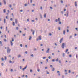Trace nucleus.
<instances>
[{
	"label": "nucleus",
	"mask_w": 78,
	"mask_h": 78,
	"mask_svg": "<svg viewBox=\"0 0 78 78\" xmlns=\"http://www.w3.org/2000/svg\"><path fill=\"white\" fill-rule=\"evenodd\" d=\"M11 51V49L9 48V47H8L7 50V53H10Z\"/></svg>",
	"instance_id": "obj_1"
},
{
	"label": "nucleus",
	"mask_w": 78,
	"mask_h": 78,
	"mask_svg": "<svg viewBox=\"0 0 78 78\" xmlns=\"http://www.w3.org/2000/svg\"><path fill=\"white\" fill-rule=\"evenodd\" d=\"M64 45H65V43H63L62 45V48H64Z\"/></svg>",
	"instance_id": "obj_2"
},
{
	"label": "nucleus",
	"mask_w": 78,
	"mask_h": 78,
	"mask_svg": "<svg viewBox=\"0 0 78 78\" xmlns=\"http://www.w3.org/2000/svg\"><path fill=\"white\" fill-rule=\"evenodd\" d=\"M49 51H50V48H48V49L47 51H46V53H49Z\"/></svg>",
	"instance_id": "obj_3"
},
{
	"label": "nucleus",
	"mask_w": 78,
	"mask_h": 78,
	"mask_svg": "<svg viewBox=\"0 0 78 78\" xmlns=\"http://www.w3.org/2000/svg\"><path fill=\"white\" fill-rule=\"evenodd\" d=\"M63 40V38H62L61 39H60V43H61V42H62V41Z\"/></svg>",
	"instance_id": "obj_4"
},
{
	"label": "nucleus",
	"mask_w": 78,
	"mask_h": 78,
	"mask_svg": "<svg viewBox=\"0 0 78 78\" xmlns=\"http://www.w3.org/2000/svg\"><path fill=\"white\" fill-rule=\"evenodd\" d=\"M38 39L39 40H41V36H40L38 37Z\"/></svg>",
	"instance_id": "obj_5"
},
{
	"label": "nucleus",
	"mask_w": 78,
	"mask_h": 78,
	"mask_svg": "<svg viewBox=\"0 0 78 78\" xmlns=\"http://www.w3.org/2000/svg\"><path fill=\"white\" fill-rule=\"evenodd\" d=\"M11 45V46H13V43H12V41H10Z\"/></svg>",
	"instance_id": "obj_6"
},
{
	"label": "nucleus",
	"mask_w": 78,
	"mask_h": 78,
	"mask_svg": "<svg viewBox=\"0 0 78 78\" xmlns=\"http://www.w3.org/2000/svg\"><path fill=\"white\" fill-rule=\"evenodd\" d=\"M44 18H46V13H44Z\"/></svg>",
	"instance_id": "obj_7"
},
{
	"label": "nucleus",
	"mask_w": 78,
	"mask_h": 78,
	"mask_svg": "<svg viewBox=\"0 0 78 78\" xmlns=\"http://www.w3.org/2000/svg\"><path fill=\"white\" fill-rule=\"evenodd\" d=\"M6 12V9H3V13H5Z\"/></svg>",
	"instance_id": "obj_8"
},
{
	"label": "nucleus",
	"mask_w": 78,
	"mask_h": 78,
	"mask_svg": "<svg viewBox=\"0 0 78 78\" xmlns=\"http://www.w3.org/2000/svg\"><path fill=\"white\" fill-rule=\"evenodd\" d=\"M3 2L4 3L5 5H6V2L5 0H3Z\"/></svg>",
	"instance_id": "obj_9"
},
{
	"label": "nucleus",
	"mask_w": 78,
	"mask_h": 78,
	"mask_svg": "<svg viewBox=\"0 0 78 78\" xmlns=\"http://www.w3.org/2000/svg\"><path fill=\"white\" fill-rule=\"evenodd\" d=\"M55 70V69L54 68H52V71H54Z\"/></svg>",
	"instance_id": "obj_10"
},
{
	"label": "nucleus",
	"mask_w": 78,
	"mask_h": 78,
	"mask_svg": "<svg viewBox=\"0 0 78 78\" xmlns=\"http://www.w3.org/2000/svg\"><path fill=\"white\" fill-rule=\"evenodd\" d=\"M35 32V31L34 30L33 32V35H34V33Z\"/></svg>",
	"instance_id": "obj_11"
},
{
	"label": "nucleus",
	"mask_w": 78,
	"mask_h": 78,
	"mask_svg": "<svg viewBox=\"0 0 78 78\" xmlns=\"http://www.w3.org/2000/svg\"><path fill=\"white\" fill-rule=\"evenodd\" d=\"M57 73L58 74H59L60 73V71H57Z\"/></svg>",
	"instance_id": "obj_12"
},
{
	"label": "nucleus",
	"mask_w": 78,
	"mask_h": 78,
	"mask_svg": "<svg viewBox=\"0 0 78 78\" xmlns=\"http://www.w3.org/2000/svg\"><path fill=\"white\" fill-rule=\"evenodd\" d=\"M21 55H19L18 56V58H19L21 57Z\"/></svg>",
	"instance_id": "obj_13"
},
{
	"label": "nucleus",
	"mask_w": 78,
	"mask_h": 78,
	"mask_svg": "<svg viewBox=\"0 0 78 78\" xmlns=\"http://www.w3.org/2000/svg\"><path fill=\"white\" fill-rule=\"evenodd\" d=\"M4 23H6V20L5 19L4 20Z\"/></svg>",
	"instance_id": "obj_14"
},
{
	"label": "nucleus",
	"mask_w": 78,
	"mask_h": 78,
	"mask_svg": "<svg viewBox=\"0 0 78 78\" xmlns=\"http://www.w3.org/2000/svg\"><path fill=\"white\" fill-rule=\"evenodd\" d=\"M65 32L66 31L65 30L63 31V34L65 35Z\"/></svg>",
	"instance_id": "obj_15"
},
{
	"label": "nucleus",
	"mask_w": 78,
	"mask_h": 78,
	"mask_svg": "<svg viewBox=\"0 0 78 78\" xmlns=\"http://www.w3.org/2000/svg\"><path fill=\"white\" fill-rule=\"evenodd\" d=\"M62 57H65V53H63L62 54Z\"/></svg>",
	"instance_id": "obj_16"
},
{
	"label": "nucleus",
	"mask_w": 78,
	"mask_h": 78,
	"mask_svg": "<svg viewBox=\"0 0 78 78\" xmlns=\"http://www.w3.org/2000/svg\"><path fill=\"white\" fill-rule=\"evenodd\" d=\"M75 6H77V2H75Z\"/></svg>",
	"instance_id": "obj_17"
},
{
	"label": "nucleus",
	"mask_w": 78,
	"mask_h": 78,
	"mask_svg": "<svg viewBox=\"0 0 78 78\" xmlns=\"http://www.w3.org/2000/svg\"><path fill=\"white\" fill-rule=\"evenodd\" d=\"M32 38V37H31V36H30V38H29V40H31V39Z\"/></svg>",
	"instance_id": "obj_18"
},
{
	"label": "nucleus",
	"mask_w": 78,
	"mask_h": 78,
	"mask_svg": "<svg viewBox=\"0 0 78 78\" xmlns=\"http://www.w3.org/2000/svg\"><path fill=\"white\" fill-rule=\"evenodd\" d=\"M46 74H49V73L47 71H46Z\"/></svg>",
	"instance_id": "obj_19"
},
{
	"label": "nucleus",
	"mask_w": 78,
	"mask_h": 78,
	"mask_svg": "<svg viewBox=\"0 0 78 78\" xmlns=\"http://www.w3.org/2000/svg\"><path fill=\"white\" fill-rule=\"evenodd\" d=\"M68 49H67L66 50V51H65V53H67L68 51Z\"/></svg>",
	"instance_id": "obj_20"
},
{
	"label": "nucleus",
	"mask_w": 78,
	"mask_h": 78,
	"mask_svg": "<svg viewBox=\"0 0 78 78\" xmlns=\"http://www.w3.org/2000/svg\"><path fill=\"white\" fill-rule=\"evenodd\" d=\"M1 60H2V61H4V59L3 58H1Z\"/></svg>",
	"instance_id": "obj_21"
},
{
	"label": "nucleus",
	"mask_w": 78,
	"mask_h": 78,
	"mask_svg": "<svg viewBox=\"0 0 78 78\" xmlns=\"http://www.w3.org/2000/svg\"><path fill=\"white\" fill-rule=\"evenodd\" d=\"M15 22H16V24H17V21L16 19L15 20Z\"/></svg>",
	"instance_id": "obj_22"
},
{
	"label": "nucleus",
	"mask_w": 78,
	"mask_h": 78,
	"mask_svg": "<svg viewBox=\"0 0 78 78\" xmlns=\"http://www.w3.org/2000/svg\"><path fill=\"white\" fill-rule=\"evenodd\" d=\"M27 65L25 67V68H24V69H27Z\"/></svg>",
	"instance_id": "obj_23"
},
{
	"label": "nucleus",
	"mask_w": 78,
	"mask_h": 78,
	"mask_svg": "<svg viewBox=\"0 0 78 78\" xmlns=\"http://www.w3.org/2000/svg\"><path fill=\"white\" fill-rule=\"evenodd\" d=\"M12 25L13 26H14L15 25V23L14 22H13V23H12Z\"/></svg>",
	"instance_id": "obj_24"
},
{
	"label": "nucleus",
	"mask_w": 78,
	"mask_h": 78,
	"mask_svg": "<svg viewBox=\"0 0 78 78\" xmlns=\"http://www.w3.org/2000/svg\"><path fill=\"white\" fill-rule=\"evenodd\" d=\"M55 59H52V61L53 62H54L55 61Z\"/></svg>",
	"instance_id": "obj_25"
},
{
	"label": "nucleus",
	"mask_w": 78,
	"mask_h": 78,
	"mask_svg": "<svg viewBox=\"0 0 78 78\" xmlns=\"http://www.w3.org/2000/svg\"><path fill=\"white\" fill-rule=\"evenodd\" d=\"M20 68L21 69H22V67L21 66H20Z\"/></svg>",
	"instance_id": "obj_26"
},
{
	"label": "nucleus",
	"mask_w": 78,
	"mask_h": 78,
	"mask_svg": "<svg viewBox=\"0 0 78 78\" xmlns=\"http://www.w3.org/2000/svg\"><path fill=\"white\" fill-rule=\"evenodd\" d=\"M40 71V69H39V68H38L37 69V71L38 72H39Z\"/></svg>",
	"instance_id": "obj_27"
},
{
	"label": "nucleus",
	"mask_w": 78,
	"mask_h": 78,
	"mask_svg": "<svg viewBox=\"0 0 78 78\" xmlns=\"http://www.w3.org/2000/svg\"><path fill=\"white\" fill-rule=\"evenodd\" d=\"M30 56L32 57H34V56L33 55V54H32L31 55H30Z\"/></svg>",
	"instance_id": "obj_28"
},
{
	"label": "nucleus",
	"mask_w": 78,
	"mask_h": 78,
	"mask_svg": "<svg viewBox=\"0 0 78 78\" xmlns=\"http://www.w3.org/2000/svg\"><path fill=\"white\" fill-rule=\"evenodd\" d=\"M0 44L1 45H2V42L1 41H0Z\"/></svg>",
	"instance_id": "obj_29"
},
{
	"label": "nucleus",
	"mask_w": 78,
	"mask_h": 78,
	"mask_svg": "<svg viewBox=\"0 0 78 78\" xmlns=\"http://www.w3.org/2000/svg\"><path fill=\"white\" fill-rule=\"evenodd\" d=\"M60 2H61V3L62 4H63V1L62 0H61L60 1Z\"/></svg>",
	"instance_id": "obj_30"
},
{
	"label": "nucleus",
	"mask_w": 78,
	"mask_h": 78,
	"mask_svg": "<svg viewBox=\"0 0 78 78\" xmlns=\"http://www.w3.org/2000/svg\"><path fill=\"white\" fill-rule=\"evenodd\" d=\"M58 19H56V20H55V22H56V23H57L58 22Z\"/></svg>",
	"instance_id": "obj_31"
},
{
	"label": "nucleus",
	"mask_w": 78,
	"mask_h": 78,
	"mask_svg": "<svg viewBox=\"0 0 78 78\" xmlns=\"http://www.w3.org/2000/svg\"><path fill=\"white\" fill-rule=\"evenodd\" d=\"M58 30H61V28H60V27H58Z\"/></svg>",
	"instance_id": "obj_32"
},
{
	"label": "nucleus",
	"mask_w": 78,
	"mask_h": 78,
	"mask_svg": "<svg viewBox=\"0 0 78 78\" xmlns=\"http://www.w3.org/2000/svg\"><path fill=\"white\" fill-rule=\"evenodd\" d=\"M5 60L6 61V56L5 57Z\"/></svg>",
	"instance_id": "obj_33"
},
{
	"label": "nucleus",
	"mask_w": 78,
	"mask_h": 78,
	"mask_svg": "<svg viewBox=\"0 0 78 78\" xmlns=\"http://www.w3.org/2000/svg\"><path fill=\"white\" fill-rule=\"evenodd\" d=\"M4 41L5 42H6V39H4Z\"/></svg>",
	"instance_id": "obj_34"
},
{
	"label": "nucleus",
	"mask_w": 78,
	"mask_h": 78,
	"mask_svg": "<svg viewBox=\"0 0 78 78\" xmlns=\"http://www.w3.org/2000/svg\"><path fill=\"white\" fill-rule=\"evenodd\" d=\"M27 3L25 4V6H27Z\"/></svg>",
	"instance_id": "obj_35"
},
{
	"label": "nucleus",
	"mask_w": 78,
	"mask_h": 78,
	"mask_svg": "<svg viewBox=\"0 0 78 78\" xmlns=\"http://www.w3.org/2000/svg\"><path fill=\"white\" fill-rule=\"evenodd\" d=\"M9 63H11V64L12 63V62L11 61H9Z\"/></svg>",
	"instance_id": "obj_36"
},
{
	"label": "nucleus",
	"mask_w": 78,
	"mask_h": 78,
	"mask_svg": "<svg viewBox=\"0 0 78 78\" xmlns=\"http://www.w3.org/2000/svg\"><path fill=\"white\" fill-rule=\"evenodd\" d=\"M41 47H42L43 46V44H41V45H40Z\"/></svg>",
	"instance_id": "obj_37"
},
{
	"label": "nucleus",
	"mask_w": 78,
	"mask_h": 78,
	"mask_svg": "<svg viewBox=\"0 0 78 78\" xmlns=\"http://www.w3.org/2000/svg\"><path fill=\"white\" fill-rule=\"evenodd\" d=\"M4 63H2V66H4Z\"/></svg>",
	"instance_id": "obj_38"
},
{
	"label": "nucleus",
	"mask_w": 78,
	"mask_h": 78,
	"mask_svg": "<svg viewBox=\"0 0 78 78\" xmlns=\"http://www.w3.org/2000/svg\"><path fill=\"white\" fill-rule=\"evenodd\" d=\"M46 57H43V59H46Z\"/></svg>",
	"instance_id": "obj_39"
},
{
	"label": "nucleus",
	"mask_w": 78,
	"mask_h": 78,
	"mask_svg": "<svg viewBox=\"0 0 78 78\" xmlns=\"http://www.w3.org/2000/svg\"><path fill=\"white\" fill-rule=\"evenodd\" d=\"M48 69V68L47 67V66L45 67V69Z\"/></svg>",
	"instance_id": "obj_40"
},
{
	"label": "nucleus",
	"mask_w": 78,
	"mask_h": 78,
	"mask_svg": "<svg viewBox=\"0 0 78 78\" xmlns=\"http://www.w3.org/2000/svg\"><path fill=\"white\" fill-rule=\"evenodd\" d=\"M32 72H33L32 70V69H30V73H32Z\"/></svg>",
	"instance_id": "obj_41"
},
{
	"label": "nucleus",
	"mask_w": 78,
	"mask_h": 78,
	"mask_svg": "<svg viewBox=\"0 0 78 78\" xmlns=\"http://www.w3.org/2000/svg\"><path fill=\"white\" fill-rule=\"evenodd\" d=\"M20 46L21 47H23V44H20Z\"/></svg>",
	"instance_id": "obj_42"
},
{
	"label": "nucleus",
	"mask_w": 78,
	"mask_h": 78,
	"mask_svg": "<svg viewBox=\"0 0 78 78\" xmlns=\"http://www.w3.org/2000/svg\"><path fill=\"white\" fill-rule=\"evenodd\" d=\"M9 7L10 8H11V7H12V5H11V4H10L9 5Z\"/></svg>",
	"instance_id": "obj_43"
},
{
	"label": "nucleus",
	"mask_w": 78,
	"mask_h": 78,
	"mask_svg": "<svg viewBox=\"0 0 78 78\" xmlns=\"http://www.w3.org/2000/svg\"><path fill=\"white\" fill-rule=\"evenodd\" d=\"M8 16H6V18L7 19H8Z\"/></svg>",
	"instance_id": "obj_44"
},
{
	"label": "nucleus",
	"mask_w": 78,
	"mask_h": 78,
	"mask_svg": "<svg viewBox=\"0 0 78 78\" xmlns=\"http://www.w3.org/2000/svg\"><path fill=\"white\" fill-rule=\"evenodd\" d=\"M55 61H56V62H58V58H57V59H56V60H55Z\"/></svg>",
	"instance_id": "obj_45"
},
{
	"label": "nucleus",
	"mask_w": 78,
	"mask_h": 78,
	"mask_svg": "<svg viewBox=\"0 0 78 78\" xmlns=\"http://www.w3.org/2000/svg\"><path fill=\"white\" fill-rule=\"evenodd\" d=\"M59 64H61V60H59Z\"/></svg>",
	"instance_id": "obj_46"
},
{
	"label": "nucleus",
	"mask_w": 78,
	"mask_h": 78,
	"mask_svg": "<svg viewBox=\"0 0 78 78\" xmlns=\"http://www.w3.org/2000/svg\"><path fill=\"white\" fill-rule=\"evenodd\" d=\"M67 13V15H68L69 14V12L68 11H67V12H66Z\"/></svg>",
	"instance_id": "obj_47"
},
{
	"label": "nucleus",
	"mask_w": 78,
	"mask_h": 78,
	"mask_svg": "<svg viewBox=\"0 0 78 78\" xmlns=\"http://www.w3.org/2000/svg\"><path fill=\"white\" fill-rule=\"evenodd\" d=\"M50 8L51 10L53 9V8L52 7H50Z\"/></svg>",
	"instance_id": "obj_48"
},
{
	"label": "nucleus",
	"mask_w": 78,
	"mask_h": 78,
	"mask_svg": "<svg viewBox=\"0 0 78 78\" xmlns=\"http://www.w3.org/2000/svg\"><path fill=\"white\" fill-rule=\"evenodd\" d=\"M40 16L41 18H42V15L40 14Z\"/></svg>",
	"instance_id": "obj_49"
},
{
	"label": "nucleus",
	"mask_w": 78,
	"mask_h": 78,
	"mask_svg": "<svg viewBox=\"0 0 78 78\" xmlns=\"http://www.w3.org/2000/svg\"><path fill=\"white\" fill-rule=\"evenodd\" d=\"M18 29H19L18 27H16V30H18Z\"/></svg>",
	"instance_id": "obj_50"
},
{
	"label": "nucleus",
	"mask_w": 78,
	"mask_h": 78,
	"mask_svg": "<svg viewBox=\"0 0 78 78\" xmlns=\"http://www.w3.org/2000/svg\"><path fill=\"white\" fill-rule=\"evenodd\" d=\"M72 57V55H69V57Z\"/></svg>",
	"instance_id": "obj_51"
},
{
	"label": "nucleus",
	"mask_w": 78,
	"mask_h": 78,
	"mask_svg": "<svg viewBox=\"0 0 78 78\" xmlns=\"http://www.w3.org/2000/svg\"><path fill=\"white\" fill-rule=\"evenodd\" d=\"M7 29H8L7 27H6V31H7Z\"/></svg>",
	"instance_id": "obj_52"
},
{
	"label": "nucleus",
	"mask_w": 78,
	"mask_h": 78,
	"mask_svg": "<svg viewBox=\"0 0 78 78\" xmlns=\"http://www.w3.org/2000/svg\"><path fill=\"white\" fill-rule=\"evenodd\" d=\"M62 78H64V75H62Z\"/></svg>",
	"instance_id": "obj_53"
},
{
	"label": "nucleus",
	"mask_w": 78,
	"mask_h": 78,
	"mask_svg": "<svg viewBox=\"0 0 78 78\" xmlns=\"http://www.w3.org/2000/svg\"><path fill=\"white\" fill-rule=\"evenodd\" d=\"M51 57H50V56H49V57H48V59H51Z\"/></svg>",
	"instance_id": "obj_54"
},
{
	"label": "nucleus",
	"mask_w": 78,
	"mask_h": 78,
	"mask_svg": "<svg viewBox=\"0 0 78 78\" xmlns=\"http://www.w3.org/2000/svg\"><path fill=\"white\" fill-rule=\"evenodd\" d=\"M67 32L68 33L69 32V30L68 29L67 30Z\"/></svg>",
	"instance_id": "obj_55"
},
{
	"label": "nucleus",
	"mask_w": 78,
	"mask_h": 78,
	"mask_svg": "<svg viewBox=\"0 0 78 78\" xmlns=\"http://www.w3.org/2000/svg\"><path fill=\"white\" fill-rule=\"evenodd\" d=\"M40 9H41V10H42V6H41V7Z\"/></svg>",
	"instance_id": "obj_56"
},
{
	"label": "nucleus",
	"mask_w": 78,
	"mask_h": 78,
	"mask_svg": "<svg viewBox=\"0 0 78 78\" xmlns=\"http://www.w3.org/2000/svg\"><path fill=\"white\" fill-rule=\"evenodd\" d=\"M58 22H60V18H58Z\"/></svg>",
	"instance_id": "obj_57"
},
{
	"label": "nucleus",
	"mask_w": 78,
	"mask_h": 78,
	"mask_svg": "<svg viewBox=\"0 0 78 78\" xmlns=\"http://www.w3.org/2000/svg\"><path fill=\"white\" fill-rule=\"evenodd\" d=\"M50 67L51 68H53V66L52 65H50Z\"/></svg>",
	"instance_id": "obj_58"
},
{
	"label": "nucleus",
	"mask_w": 78,
	"mask_h": 78,
	"mask_svg": "<svg viewBox=\"0 0 78 78\" xmlns=\"http://www.w3.org/2000/svg\"><path fill=\"white\" fill-rule=\"evenodd\" d=\"M61 24V22L60 21H59V24Z\"/></svg>",
	"instance_id": "obj_59"
},
{
	"label": "nucleus",
	"mask_w": 78,
	"mask_h": 78,
	"mask_svg": "<svg viewBox=\"0 0 78 78\" xmlns=\"http://www.w3.org/2000/svg\"><path fill=\"white\" fill-rule=\"evenodd\" d=\"M25 34H23V36H25Z\"/></svg>",
	"instance_id": "obj_60"
},
{
	"label": "nucleus",
	"mask_w": 78,
	"mask_h": 78,
	"mask_svg": "<svg viewBox=\"0 0 78 78\" xmlns=\"http://www.w3.org/2000/svg\"><path fill=\"white\" fill-rule=\"evenodd\" d=\"M37 50L36 49V48H34V51H36Z\"/></svg>",
	"instance_id": "obj_61"
},
{
	"label": "nucleus",
	"mask_w": 78,
	"mask_h": 78,
	"mask_svg": "<svg viewBox=\"0 0 78 78\" xmlns=\"http://www.w3.org/2000/svg\"><path fill=\"white\" fill-rule=\"evenodd\" d=\"M49 36H51L52 35V34H49Z\"/></svg>",
	"instance_id": "obj_62"
},
{
	"label": "nucleus",
	"mask_w": 78,
	"mask_h": 78,
	"mask_svg": "<svg viewBox=\"0 0 78 78\" xmlns=\"http://www.w3.org/2000/svg\"><path fill=\"white\" fill-rule=\"evenodd\" d=\"M10 20H11V21H12V18H11L10 19Z\"/></svg>",
	"instance_id": "obj_63"
},
{
	"label": "nucleus",
	"mask_w": 78,
	"mask_h": 78,
	"mask_svg": "<svg viewBox=\"0 0 78 78\" xmlns=\"http://www.w3.org/2000/svg\"><path fill=\"white\" fill-rule=\"evenodd\" d=\"M71 73V71H70V70H69V73Z\"/></svg>",
	"instance_id": "obj_64"
}]
</instances>
